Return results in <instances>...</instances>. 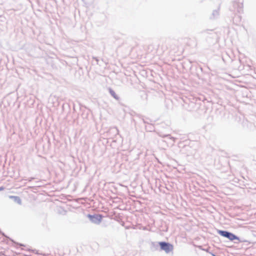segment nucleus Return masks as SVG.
<instances>
[{"label": "nucleus", "instance_id": "4", "mask_svg": "<svg viewBox=\"0 0 256 256\" xmlns=\"http://www.w3.org/2000/svg\"><path fill=\"white\" fill-rule=\"evenodd\" d=\"M10 198H14V200L16 202H18V204H21V200L20 198H18V196H11Z\"/></svg>", "mask_w": 256, "mask_h": 256}, {"label": "nucleus", "instance_id": "3", "mask_svg": "<svg viewBox=\"0 0 256 256\" xmlns=\"http://www.w3.org/2000/svg\"><path fill=\"white\" fill-rule=\"evenodd\" d=\"M88 217L92 222L97 224H99L102 222V216L100 214H88Z\"/></svg>", "mask_w": 256, "mask_h": 256}, {"label": "nucleus", "instance_id": "6", "mask_svg": "<svg viewBox=\"0 0 256 256\" xmlns=\"http://www.w3.org/2000/svg\"><path fill=\"white\" fill-rule=\"evenodd\" d=\"M4 189L3 188H0V190H2Z\"/></svg>", "mask_w": 256, "mask_h": 256}, {"label": "nucleus", "instance_id": "2", "mask_svg": "<svg viewBox=\"0 0 256 256\" xmlns=\"http://www.w3.org/2000/svg\"><path fill=\"white\" fill-rule=\"evenodd\" d=\"M219 234L221 236H222L224 237L227 238L230 240H239L238 238L234 234H233L226 232V231L220 230L219 232Z\"/></svg>", "mask_w": 256, "mask_h": 256}, {"label": "nucleus", "instance_id": "5", "mask_svg": "<svg viewBox=\"0 0 256 256\" xmlns=\"http://www.w3.org/2000/svg\"><path fill=\"white\" fill-rule=\"evenodd\" d=\"M111 94H112V96H114L115 98H116V96H114V92H111Z\"/></svg>", "mask_w": 256, "mask_h": 256}, {"label": "nucleus", "instance_id": "1", "mask_svg": "<svg viewBox=\"0 0 256 256\" xmlns=\"http://www.w3.org/2000/svg\"><path fill=\"white\" fill-rule=\"evenodd\" d=\"M159 245L162 250H164L166 253L170 252L173 250V246L170 244L165 242H160Z\"/></svg>", "mask_w": 256, "mask_h": 256}]
</instances>
